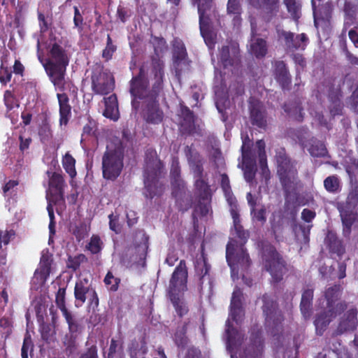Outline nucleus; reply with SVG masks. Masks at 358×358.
<instances>
[{
	"label": "nucleus",
	"mask_w": 358,
	"mask_h": 358,
	"mask_svg": "<svg viewBox=\"0 0 358 358\" xmlns=\"http://www.w3.org/2000/svg\"><path fill=\"white\" fill-rule=\"evenodd\" d=\"M209 268L210 266L208 265L206 259L203 256L196 259L195 269L199 275L202 277L205 276L208 273Z\"/></svg>",
	"instance_id": "nucleus-44"
},
{
	"label": "nucleus",
	"mask_w": 358,
	"mask_h": 358,
	"mask_svg": "<svg viewBox=\"0 0 358 358\" xmlns=\"http://www.w3.org/2000/svg\"><path fill=\"white\" fill-rule=\"evenodd\" d=\"M247 201L251 208V214L255 220L264 222L266 221V208L264 206L259 207L257 205L256 200H255L252 194L249 192L247 194Z\"/></svg>",
	"instance_id": "nucleus-27"
},
{
	"label": "nucleus",
	"mask_w": 358,
	"mask_h": 358,
	"mask_svg": "<svg viewBox=\"0 0 358 358\" xmlns=\"http://www.w3.org/2000/svg\"><path fill=\"white\" fill-rule=\"evenodd\" d=\"M209 268L210 266L208 265L206 259L203 256L196 259L195 269L199 275L202 277L205 276L208 273Z\"/></svg>",
	"instance_id": "nucleus-43"
},
{
	"label": "nucleus",
	"mask_w": 358,
	"mask_h": 358,
	"mask_svg": "<svg viewBox=\"0 0 358 358\" xmlns=\"http://www.w3.org/2000/svg\"><path fill=\"white\" fill-rule=\"evenodd\" d=\"M84 255H80L75 257H70L68 262V267L76 271L80 266L81 259H84Z\"/></svg>",
	"instance_id": "nucleus-59"
},
{
	"label": "nucleus",
	"mask_w": 358,
	"mask_h": 358,
	"mask_svg": "<svg viewBox=\"0 0 358 358\" xmlns=\"http://www.w3.org/2000/svg\"><path fill=\"white\" fill-rule=\"evenodd\" d=\"M262 300L266 326L273 329L271 334L275 335V329L276 331L280 329V324L282 320V315L276 308L275 301L271 296L264 295Z\"/></svg>",
	"instance_id": "nucleus-13"
},
{
	"label": "nucleus",
	"mask_w": 358,
	"mask_h": 358,
	"mask_svg": "<svg viewBox=\"0 0 358 358\" xmlns=\"http://www.w3.org/2000/svg\"><path fill=\"white\" fill-rule=\"evenodd\" d=\"M105 109L103 115L113 121H117L120 117L117 99L115 94H112L104 98Z\"/></svg>",
	"instance_id": "nucleus-23"
},
{
	"label": "nucleus",
	"mask_w": 358,
	"mask_h": 358,
	"mask_svg": "<svg viewBox=\"0 0 358 358\" xmlns=\"http://www.w3.org/2000/svg\"><path fill=\"white\" fill-rule=\"evenodd\" d=\"M227 13L234 15L233 22L234 25H240L241 22V7L240 0H229L227 3Z\"/></svg>",
	"instance_id": "nucleus-33"
},
{
	"label": "nucleus",
	"mask_w": 358,
	"mask_h": 358,
	"mask_svg": "<svg viewBox=\"0 0 358 358\" xmlns=\"http://www.w3.org/2000/svg\"><path fill=\"white\" fill-rule=\"evenodd\" d=\"M63 316L68 324L69 333L66 334H72L73 336L78 337L82 330L80 324L76 320L71 312L66 313V315H64Z\"/></svg>",
	"instance_id": "nucleus-35"
},
{
	"label": "nucleus",
	"mask_w": 358,
	"mask_h": 358,
	"mask_svg": "<svg viewBox=\"0 0 358 358\" xmlns=\"http://www.w3.org/2000/svg\"><path fill=\"white\" fill-rule=\"evenodd\" d=\"M195 185L196 188L200 192L201 196L203 199L208 200L209 196V187L208 185L205 182V181L202 179L201 176L196 178Z\"/></svg>",
	"instance_id": "nucleus-46"
},
{
	"label": "nucleus",
	"mask_w": 358,
	"mask_h": 358,
	"mask_svg": "<svg viewBox=\"0 0 358 358\" xmlns=\"http://www.w3.org/2000/svg\"><path fill=\"white\" fill-rule=\"evenodd\" d=\"M65 294L66 290L64 288H59L56 294V303L57 307L61 310L62 315H66L70 311L66 308L65 306Z\"/></svg>",
	"instance_id": "nucleus-41"
},
{
	"label": "nucleus",
	"mask_w": 358,
	"mask_h": 358,
	"mask_svg": "<svg viewBox=\"0 0 358 358\" xmlns=\"http://www.w3.org/2000/svg\"><path fill=\"white\" fill-rule=\"evenodd\" d=\"M250 25L252 31V37L250 42V52L257 57H263L267 52L266 43L265 40L257 38L255 36L257 25L252 18H250Z\"/></svg>",
	"instance_id": "nucleus-21"
},
{
	"label": "nucleus",
	"mask_w": 358,
	"mask_h": 358,
	"mask_svg": "<svg viewBox=\"0 0 358 358\" xmlns=\"http://www.w3.org/2000/svg\"><path fill=\"white\" fill-rule=\"evenodd\" d=\"M329 19V13L326 14L325 17H320L318 13L314 11V22L315 26L317 28L320 26L327 25Z\"/></svg>",
	"instance_id": "nucleus-57"
},
{
	"label": "nucleus",
	"mask_w": 358,
	"mask_h": 358,
	"mask_svg": "<svg viewBox=\"0 0 358 358\" xmlns=\"http://www.w3.org/2000/svg\"><path fill=\"white\" fill-rule=\"evenodd\" d=\"M313 297V289H306L303 291L300 304L301 311L304 317H308L310 315V308L312 304Z\"/></svg>",
	"instance_id": "nucleus-32"
},
{
	"label": "nucleus",
	"mask_w": 358,
	"mask_h": 358,
	"mask_svg": "<svg viewBox=\"0 0 358 358\" xmlns=\"http://www.w3.org/2000/svg\"><path fill=\"white\" fill-rule=\"evenodd\" d=\"M96 129V123L94 120H89L88 122L83 127L84 136H91L94 134Z\"/></svg>",
	"instance_id": "nucleus-56"
},
{
	"label": "nucleus",
	"mask_w": 358,
	"mask_h": 358,
	"mask_svg": "<svg viewBox=\"0 0 358 358\" xmlns=\"http://www.w3.org/2000/svg\"><path fill=\"white\" fill-rule=\"evenodd\" d=\"M122 159L123 151L120 146L113 148L112 145H107L106 151L102 157L104 178L114 180L120 174L123 167Z\"/></svg>",
	"instance_id": "nucleus-6"
},
{
	"label": "nucleus",
	"mask_w": 358,
	"mask_h": 358,
	"mask_svg": "<svg viewBox=\"0 0 358 358\" xmlns=\"http://www.w3.org/2000/svg\"><path fill=\"white\" fill-rule=\"evenodd\" d=\"M288 12L295 20L300 17L301 3L300 0H284Z\"/></svg>",
	"instance_id": "nucleus-40"
},
{
	"label": "nucleus",
	"mask_w": 358,
	"mask_h": 358,
	"mask_svg": "<svg viewBox=\"0 0 358 358\" xmlns=\"http://www.w3.org/2000/svg\"><path fill=\"white\" fill-rule=\"evenodd\" d=\"M278 36L284 41L285 45L290 50L304 49L308 38L305 34L297 35L294 37L293 33L285 30H278Z\"/></svg>",
	"instance_id": "nucleus-19"
},
{
	"label": "nucleus",
	"mask_w": 358,
	"mask_h": 358,
	"mask_svg": "<svg viewBox=\"0 0 358 358\" xmlns=\"http://www.w3.org/2000/svg\"><path fill=\"white\" fill-rule=\"evenodd\" d=\"M152 66V73L155 81L152 92L147 88L148 80L145 79L143 69L141 68L139 74L131 80L130 92L135 99H147L143 117L148 122L158 124L162 121L164 117L163 112L156 102V97L162 87L164 64L159 60H157L153 62Z\"/></svg>",
	"instance_id": "nucleus-1"
},
{
	"label": "nucleus",
	"mask_w": 358,
	"mask_h": 358,
	"mask_svg": "<svg viewBox=\"0 0 358 358\" xmlns=\"http://www.w3.org/2000/svg\"><path fill=\"white\" fill-rule=\"evenodd\" d=\"M220 62L224 69L236 66L238 63V50L235 46L231 48V52L229 46L222 48L220 52Z\"/></svg>",
	"instance_id": "nucleus-24"
},
{
	"label": "nucleus",
	"mask_w": 358,
	"mask_h": 358,
	"mask_svg": "<svg viewBox=\"0 0 358 358\" xmlns=\"http://www.w3.org/2000/svg\"><path fill=\"white\" fill-rule=\"evenodd\" d=\"M73 234L76 237L78 241L85 238L88 234V229L85 224H80L78 226H76L73 231Z\"/></svg>",
	"instance_id": "nucleus-50"
},
{
	"label": "nucleus",
	"mask_w": 358,
	"mask_h": 358,
	"mask_svg": "<svg viewBox=\"0 0 358 358\" xmlns=\"http://www.w3.org/2000/svg\"><path fill=\"white\" fill-rule=\"evenodd\" d=\"M170 298L176 312L180 316H182L187 313L188 309L184 301L180 299V296H171Z\"/></svg>",
	"instance_id": "nucleus-45"
},
{
	"label": "nucleus",
	"mask_w": 358,
	"mask_h": 358,
	"mask_svg": "<svg viewBox=\"0 0 358 358\" xmlns=\"http://www.w3.org/2000/svg\"><path fill=\"white\" fill-rule=\"evenodd\" d=\"M250 108L252 123L259 128H264L266 126V120L264 113L260 110L259 103L250 102Z\"/></svg>",
	"instance_id": "nucleus-30"
},
{
	"label": "nucleus",
	"mask_w": 358,
	"mask_h": 358,
	"mask_svg": "<svg viewBox=\"0 0 358 358\" xmlns=\"http://www.w3.org/2000/svg\"><path fill=\"white\" fill-rule=\"evenodd\" d=\"M310 154L313 157H323L327 154V149L322 142H316L311 145L308 149Z\"/></svg>",
	"instance_id": "nucleus-42"
},
{
	"label": "nucleus",
	"mask_w": 358,
	"mask_h": 358,
	"mask_svg": "<svg viewBox=\"0 0 358 358\" xmlns=\"http://www.w3.org/2000/svg\"><path fill=\"white\" fill-rule=\"evenodd\" d=\"M15 236L13 230H0V248L3 245H8L10 240Z\"/></svg>",
	"instance_id": "nucleus-52"
},
{
	"label": "nucleus",
	"mask_w": 358,
	"mask_h": 358,
	"mask_svg": "<svg viewBox=\"0 0 358 358\" xmlns=\"http://www.w3.org/2000/svg\"><path fill=\"white\" fill-rule=\"evenodd\" d=\"M275 76L276 80L282 85V88H285L290 83V76L285 64L282 61L276 62L275 64Z\"/></svg>",
	"instance_id": "nucleus-28"
},
{
	"label": "nucleus",
	"mask_w": 358,
	"mask_h": 358,
	"mask_svg": "<svg viewBox=\"0 0 358 358\" xmlns=\"http://www.w3.org/2000/svg\"><path fill=\"white\" fill-rule=\"evenodd\" d=\"M212 1L192 0L193 3L197 5L201 34L208 45H210V42L208 39V15L207 11L211 8Z\"/></svg>",
	"instance_id": "nucleus-18"
},
{
	"label": "nucleus",
	"mask_w": 358,
	"mask_h": 358,
	"mask_svg": "<svg viewBox=\"0 0 358 358\" xmlns=\"http://www.w3.org/2000/svg\"><path fill=\"white\" fill-rule=\"evenodd\" d=\"M263 259L266 270L270 273L275 282L282 280L286 268L284 262L273 247L268 246L263 250Z\"/></svg>",
	"instance_id": "nucleus-10"
},
{
	"label": "nucleus",
	"mask_w": 358,
	"mask_h": 358,
	"mask_svg": "<svg viewBox=\"0 0 358 358\" xmlns=\"http://www.w3.org/2000/svg\"><path fill=\"white\" fill-rule=\"evenodd\" d=\"M64 350L68 357L74 355L78 352V337L72 334H66L62 338Z\"/></svg>",
	"instance_id": "nucleus-29"
},
{
	"label": "nucleus",
	"mask_w": 358,
	"mask_h": 358,
	"mask_svg": "<svg viewBox=\"0 0 358 358\" xmlns=\"http://www.w3.org/2000/svg\"><path fill=\"white\" fill-rule=\"evenodd\" d=\"M52 255L48 252L43 251L38 269L34 273V278L38 279L41 283H44L50 275Z\"/></svg>",
	"instance_id": "nucleus-22"
},
{
	"label": "nucleus",
	"mask_w": 358,
	"mask_h": 358,
	"mask_svg": "<svg viewBox=\"0 0 358 358\" xmlns=\"http://www.w3.org/2000/svg\"><path fill=\"white\" fill-rule=\"evenodd\" d=\"M59 105V124L66 126L71 117V106L69 104V98L66 94H57Z\"/></svg>",
	"instance_id": "nucleus-26"
},
{
	"label": "nucleus",
	"mask_w": 358,
	"mask_h": 358,
	"mask_svg": "<svg viewBox=\"0 0 358 358\" xmlns=\"http://www.w3.org/2000/svg\"><path fill=\"white\" fill-rule=\"evenodd\" d=\"M76 159L69 153L63 157L62 165L66 172L71 178H73L77 173L75 168Z\"/></svg>",
	"instance_id": "nucleus-36"
},
{
	"label": "nucleus",
	"mask_w": 358,
	"mask_h": 358,
	"mask_svg": "<svg viewBox=\"0 0 358 358\" xmlns=\"http://www.w3.org/2000/svg\"><path fill=\"white\" fill-rule=\"evenodd\" d=\"M226 258L231 271V278H238L239 269L245 270L250 265V258L243 245H238L234 240H230L227 245Z\"/></svg>",
	"instance_id": "nucleus-5"
},
{
	"label": "nucleus",
	"mask_w": 358,
	"mask_h": 358,
	"mask_svg": "<svg viewBox=\"0 0 358 358\" xmlns=\"http://www.w3.org/2000/svg\"><path fill=\"white\" fill-rule=\"evenodd\" d=\"M181 115L183 120L180 122L181 127L184 131L191 133L194 129V117L192 113L187 108H182Z\"/></svg>",
	"instance_id": "nucleus-34"
},
{
	"label": "nucleus",
	"mask_w": 358,
	"mask_h": 358,
	"mask_svg": "<svg viewBox=\"0 0 358 358\" xmlns=\"http://www.w3.org/2000/svg\"><path fill=\"white\" fill-rule=\"evenodd\" d=\"M242 292L240 289H235L232 294L229 317L227 320L226 334L227 336V348L231 352V358H238L233 350L241 345L243 340L241 331L234 329L230 324V320L236 323L241 321L243 317V311L241 308ZM263 351V344L261 334L259 331H253L251 335L248 347L244 351V355L241 358H261Z\"/></svg>",
	"instance_id": "nucleus-2"
},
{
	"label": "nucleus",
	"mask_w": 358,
	"mask_h": 358,
	"mask_svg": "<svg viewBox=\"0 0 358 358\" xmlns=\"http://www.w3.org/2000/svg\"><path fill=\"white\" fill-rule=\"evenodd\" d=\"M49 176V189L48 199L56 203L64 201V180L62 176L57 173L47 172Z\"/></svg>",
	"instance_id": "nucleus-15"
},
{
	"label": "nucleus",
	"mask_w": 358,
	"mask_h": 358,
	"mask_svg": "<svg viewBox=\"0 0 358 358\" xmlns=\"http://www.w3.org/2000/svg\"><path fill=\"white\" fill-rule=\"evenodd\" d=\"M357 311L355 309L348 310L342 317L338 327V332L342 334L347 331L354 330L357 324Z\"/></svg>",
	"instance_id": "nucleus-25"
},
{
	"label": "nucleus",
	"mask_w": 358,
	"mask_h": 358,
	"mask_svg": "<svg viewBox=\"0 0 358 358\" xmlns=\"http://www.w3.org/2000/svg\"><path fill=\"white\" fill-rule=\"evenodd\" d=\"M334 356H336L337 358H350V356L345 348H342L337 353L335 351L329 350L327 354L321 352L318 355V358H331Z\"/></svg>",
	"instance_id": "nucleus-47"
},
{
	"label": "nucleus",
	"mask_w": 358,
	"mask_h": 358,
	"mask_svg": "<svg viewBox=\"0 0 358 358\" xmlns=\"http://www.w3.org/2000/svg\"><path fill=\"white\" fill-rule=\"evenodd\" d=\"M187 271L185 264L180 262L173 271L169 286L170 297L179 296L187 289Z\"/></svg>",
	"instance_id": "nucleus-14"
},
{
	"label": "nucleus",
	"mask_w": 358,
	"mask_h": 358,
	"mask_svg": "<svg viewBox=\"0 0 358 358\" xmlns=\"http://www.w3.org/2000/svg\"><path fill=\"white\" fill-rule=\"evenodd\" d=\"M92 90L96 94L104 95L110 93L114 88V79L110 72L96 69L92 76Z\"/></svg>",
	"instance_id": "nucleus-12"
},
{
	"label": "nucleus",
	"mask_w": 358,
	"mask_h": 358,
	"mask_svg": "<svg viewBox=\"0 0 358 358\" xmlns=\"http://www.w3.org/2000/svg\"><path fill=\"white\" fill-rule=\"evenodd\" d=\"M285 110L290 114L291 115L294 116V117L298 120H301L302 119V113H301V108L300 106L295 107L294 110H292L289 108L287 106H285Z\"/></svg>",
	"instance_id": "nucleus-63"
},
{
	"label": "nucleus",
	"mask_w": 358,
	"mask_h": 358,
	"mask_svg": "<svg viewBox=\"0 0 358 358\" xmlns=\"http://www.w3.org/2000/svg\"><path fill=\"white\" fill-rule=\"evenodd\" d=\"M103 246V243L101 238L98 235L94 234L90 238L89 243L86 245V249L92 254L95 255L101 251Z\"/></svg>",
	"instance_id": "nucleus-39"
},
{
	"label": "nucleus",
	"mask_w": 358,
	"mask_h": 358,
	"mask_svg": "<svg viewBox=\"0 0 358 358\" xmlns=\"http://www.w3.org/2000/svg\"><path fill=\"white\" fill-rule=\"evenodd\" d=\"M325 189L330 193H337L341 189V182L338 176H330L324 180Z\"/></svg>",
	"instance_id": "nucleus-37"
},
{
	"label": "nucleus",
	"mask_w": 358,
	"mask_h": 358,
	"mask_svg": "<svg viewBox=\"0 0 358 358\" xmlns=\"http://www.w3.org/2000/svg\"><path fill=\"white\" fill-rule=\"evenodd\" d=\"M174 340L176 344L179 347H183L187 343V338L183 327L176 331Z\"/></svg>",
	"instance_id": "nucleus-55"
},
{
	"label": "nucleus",
	"mask_w": 358,
	"mask_h": 358,
	"mask_svg": "<svg viewBox=\"0 0 358 358\" xmlns=\"http://www.w3.org/2000/svg\"><path fill=\"white\" fill-rule=\"evenodd\" d=\"M162 168V164L157 158L146 162L144 174V183L146 189L144 194L146 197L152 199L162 192L163 187L157 180L158 175L161 173Z\"/></svg>",
	"instance_id": "nucleus-8"
},
{
	"label": "nucleus",
	"mask_w": 358,
	"mask_h": 358,
	"mask_svg": "<svg viewBox=\"0 0 358 358\" xmlns=\"http://www.w3.org/2000/svg\"><path fill=\"white\" fill-rule=\"evenodd\" d=\"M108 218L110 229L116 234H119L121 231V225L119 222L118 215L111 213L108 215Z\"/></svg>",
	"instance_id": "nucleus-51"
},
{
	"label": "nucleus",
	"mask_w": 358,
	"mask_h": 358,
	"mask_svg": "<svg viewBox=\"0 0 358 358\" xmlns=\"http://www.w3.org/2000/svg\"><path fill=\"white\" fill-rule=\"evenodd\" d=\"M117 15L122 22H124L130 15V10L119 6L117 10Z\"/></svg>",
	"instance_id": "nucleus-60"
},
{
	"label": "nucleus",
	"mask_w": 358,
	"mask_h": 358,
	"mask_svg": "<svg viewBox=\"0 0 358 358\" xmlns=\"http://www.w3.org/2000/svg\"><path fill=\"white\" fill-rule=\"evenodd\" d=\"M357 203L358 193L353 192L348 194L345 201L340 202L338 204V209L343 226V234L345 237L350 236L352 227L357 220L355 208Z\"/></svg>",
	"instance_id": "nucleus-9"
},
{
	"label": "nucleus",
	"mask_w": 358,
	"mask_h": 358,
	"mask_svg": "<svg viewBox=\"0 0 358 358\" xmlns=\"http://www.w3.org/2000/svg\"><path fill=\"white\" fill-rule=\"evenodd\" d=\"M278 173L287 193H292L299 185L296 168L289 159L281 152L277 156Z\"/></svg>",
	"instance_id": "nucleus-7"
},
{
	"label": "nucleus",
	"mask_w": 358,
	"mask_h": 358,
	"mask_svg": "<svg viewBox=\"0 0 358 358\" xmlns=\"http://www.w3.org/2000/svg\"><path fill=\"white\" fill-rule=\"evenodd\" d=\"M339 295L340 287L338 285L329 287L326 291L324 301H326L325 309L327 310L318 315L314 322L317 334H322L331 320L344 310L345 304L342 303H336Z\"/></svg>",
	"instance_id": "nucleus-4"
},
{
	"label": "nucleus",
	"mask_w": 358,
	"mask_h": 358,
	"mask_svg": "<svg viewBox=\"0 0 358 358\" xmlns=\"http://www.w3.org/2000/svg\"><path fill=\"white\" fill-rule=\"evenodd\" d=\"M205 202H199V203L197 205V206L195 208L194 210V216L201 215V216H206L207 215L210 210V207L208 203L207 202L208 200L203 199Z\"/></svg>",
	"instance_id": "nucleus-48"
},
{
	"label": "nucleus",
	"mask_w": 358,
	"mask_h": 358,
	"mask_svg": "<svg viewBox=\"0 0 358 358\" xmlns=\"http://www.w3.org/2000/svg\"><path fill=\"white\" fill-rule=\"evenodd\" d=\"M188 152H189V153H187V155L189 158L190 167H191L192 170L194 171L196 178L201 177L202 171H203L202 166L199 161L195 162V161H193L192 159H191V158L189 156V155L191 152L190 150H189Z\"/></svg>",
	"instance_id": "nucleus-53"
},
{
	"label": "nucleus",
	"mask_w": 358,
	"mask_h": 358,
	"mask_svg": "<svg viewBox=\"0 0 358 358\" xmlns=\"http://www.w3.org/2000/svg\"><path fill=\"white\" fill-rule=\"evenodd\" d=\"M104 282L109 289L115 291L117 289L120 280L115 278L110 272H108L104 278Z\"/></svg>",
	"instance_id": "nucleus-49"
},
{
	"label": "nucleus",
	"mask_w": 358,
	"mask_h": 358,
	"mask_svg": "<svg viewBox=\"0 0 358 358\" xmlns=\"http://www.w3.org/2000/svg\"><path fill=\"white\" fill-rule=\"evenodd\" d=\"M256 147L257 148L259 164L262 169V172L264 174H267L268 169L265 152V143L262 140H259L256 143Z\"/></svg>",
	"instance_id": "nucleus-38"
},
{
	"label": "nucleus",
	"mask_w": 358,
	"mask_h": 358,
	"mask_svg": "<svg viewBox=\"0 0 358 358\" xmlns=\"http://www.w3.org/2000/svg\"><path fill=\"white\" fill-rule=\"evenodd\" d=\"M39 135L41 137L42 141H48L52 136V132L50 127L48 125L42 127L39 130Z\"/></svg>",
	"instance_id": "nucleus-61"
},
{
	"label": "nucleus",
	"mask_w": 358,
	"mask_h": 358,
	"mask_svg": "<svg viewBox=\"0 0 358 358\" xmlns=\"http://www.w3.org/2000/svg\"><path fill=\"white\" fill-rule=\"evenodd\" d=\"M94 289L88 279L83 278L78 280L74 288L75 306L81 307Z\"/></svg>",
	"instance_id": "nucleus-20"
},
{
	"label": "nucleus",
	"mask_w": 358,
	"mask_h": 358,
	"mask_svg": "<svg viewBox=\"0 0 358 358\" xmlns=\"http://www.w3.org/2000/svg\"><path fill=\"white\" fill-rule=\"evenodd\" d=\"M221 185L225 196L231 205L230 213L233 218L234 229L236 231L237 236L245 243L248 239L249 234L246 231L243 230V227L241 224L238 208L235 203V199L231 196L229 179L225 174L222 175Z\"/></svg>",
	"instance_id": "nucleus-11"
},
{
	"label": "nucleus",
	"mask_w": 358,
	"mask_h": 358,
	"mask_svg": "<svg viewBox=\"0 0 358 358\" xmlns=\"http://www.w3.org/2000/svg\"><path fill=\"white\" fill-rule=\"evenodd\" d=\"M12 73L6 68L1 67L0 69V82L2 84H6L10 80Z\"/></svg>",
	"instance_id": "nucleus-58"
},
{
	"label": "nucleus",
	"mask_w": 358,
	"mask_h": 358,
	"mask_svg": "<svg viewBox=\"0 0 358 358\" xmlns=\"http://www.w3.org/2000/svg\"><path fill=\"white\" fill-rule=\"evenodd\" d=\"M115 50L116 47L114 45H106V47L103 50L102 57L106 60L110 59Z\"/></svg>",
	"instance_id": "nucleus-62"
},
{
	"label": "nucleus",
	"mask_w": 358,
	"mask_h": 358,
	"mask_svg": "<svg viewBox=\"0 0 358 358\" xmlns=\"http://www.w3.org/2000/svg\"><path fill=\"white\" fill-rule=\"evenodd\" d=\"M344 10L346 14L345 24H352L353 19L358 18V0H345Z\"/></svg>",
	"instance_id": "nucleus-31"
},
{
	"label": "nucleus",
	"mask_w": 358,
	"mask_h": 358,
	"mask_svg": "<svg viewBox=\"0 0 358 358\" xmlns=\"http://www.w3.org/2000/svg\"><path fill=\"white\" fill-rule=\"evenodd\" d=\"M40 41L37 40L38 59L44 67L51 82L57 87H63L69 57L65 50L56 43L48 45L46 59L39 52Z\"/></svg>",
	"instance_id": "nucleus-3"
},
{
	"label": "nucleus",
	"mask_w": 358,
	"mask_h": 358,
	"mask_svg": "<svg viewBox=\"0 0 358 358\" xmlns=\"http://www.w3.org/2000/svg\"><path fill=\"white\" fill-rule=\"evenodd\" d=\"M173 57L176 71L177 74H180L182 71L188 69L189 60L187 58L186 48L183 42L175 38L173 41Z\"/></svg>",
	"instance_id": "nucleus-16"
},
{
	"label": "nucleus",
	"mask_w": 358,
	"mask_h": 358,
	"mask_svg": "<svg viewBox=\"0 0 358 358\" xmlns=\"http://www.w3.org/2000/svg\"><path fill=\"white\" fill-rule=\"evenodd\" d=\"M301 217L304 221H306L307 222H310L315 217V213L310 209L306 208V209H303V210L302 211Z\"/></svg>",
	"instance_id": "nucleus-64"
},
{
	"label": "nucleus",
	"mask_w": 358,
	"mask_h": 358,
	"mask_svg": "<svg viewBox=\"0 0 358 358\" xmlns=\"http://www.w3.org/2000/svg\"><path fill=\"white\" fill-rule=\"evenodd\" d=\"M241 151L244 177L247 182H251L255 177L256 159L255 156L252 155V152L249 150V145H247L245 140L243 142Z\"/></svg>",
	"instance_id": "nucleus-17"
},
{
	"label": "nucleus",
	"mask_w": 358,
	"mask_h": 358,
	"mask_svg": "<svg viewBox=\"0 0 358 358\" xmlns=\"http://www.w3.org/2000/svg\"><path fill=\"white\" fill-rule=\"evenodd\" d=\"M33 347L30 336H26L24 338L23 345L21 350L22 358H28V351Z\"/></svg>",
	"instance_id": "nucleus-54"
}]
</instances>
